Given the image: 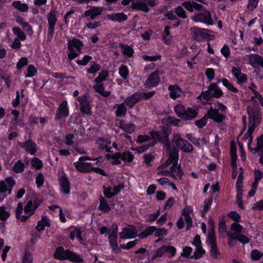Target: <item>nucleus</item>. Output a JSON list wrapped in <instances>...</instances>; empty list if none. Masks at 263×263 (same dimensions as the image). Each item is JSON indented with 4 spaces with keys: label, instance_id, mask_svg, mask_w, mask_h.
I'll use <instances>...</instances> for the list:
<instances>
[{
    "label": "nucleus",
    "instance_id": "10",
    "mask_svg": "<svg viewBox=\"0 0 263 263\" xmlns=\"http://www.w3.org/2000/svg\"><path fill=\"white\" fill-rule=\"evenodd\" d=\"M192 20L196 22H202L208 25H212L213 21L211 17V13L207 10L196 14L192 16Z\"/></svg>",
    "mask_w": 263,
    "mask_h": 263
},
{
    "label": "nucleus",
    "instance_id": "64",
    "mask_svg": "<svg viewBox=\"0 0 263 263\" xmlns=\"http://www.w3.org/2000/svg\"><path fill=\"white\" fill-rule=\"evenodd\" d=\"M28 63V59L26 57L21 58L16 64V68L18 70L21 69L25 66L27 65Z\"/></svg>",
    "mask_w": 263,
    "mask_h": 263
},
{
    "label": "nucleus",
    "instance_id": "5",
    "mask_svg": "<svg viewBox=\"0 0 263 263\" xmlns=\"http://www.w3.org/2000/svg\"><path fill=\"white\" fill-rule=\"evenodd\" d=\"M83 45L80 40L75 38L68 41L67 46L69 52L68 54V58L69 60H72L79 55Z\"/></svg>",
    "mask_w": 263,
    "mask_h": 263
},
{
    "label": "nucleus",
    "instance_id": "58",
    "mask_svg": "<svg viewBox=\"0 0 263 263\" xmlns=\"http://www.w3.org/2000/svg\"><path fill=\"white\" fill-rule=\"evenodd\" d=\"M208 241L209 242L210 246L217 245L215 239V234L214 230H209L208 236Z\"/></svg>",
    "mask_w": 263,
    "mask_h": 263
},
{
    "label": "nucleus",
    "instance_id": "44",
    "mask_svg": "<svg viewBox=\"0 0 263 263\" xmlns=\"http://www.w3.org/2000/svg\"><path fill=\"white\" fill-rule=\"evenodd\" d=\"M221 82L223 85L224 86L230 91L234 93L238 92V89L235 88L227 79H223L221 80H218V82Z\"/></svg>",
    "mask_w": 263,
    "mask_h": 263
},
{
    "label": "nucleus",
    "instance_id": "40",
    "mask_svg": "<svg viewBox=\"0 0 263 263\" xmlns=\"http://www.w3.org/2000/svg\"><path fill=\"white\" fill-rule=\"evenodd\" d=\"M251 110V107H248L247 110L250 117V118L249 119V126L248 130H250V132L253 133L254 130L256 126V121L257 119L254 116L252 117V115Z\"/></svg>",
    "mask_w": 263,
    "mask_h": 263
},
{
    "label": "nucleus",
    "instance_id": "57",
    "mask_svg": "<svg viewBox=\"0 0 263 263\" xmlns=\"http://www.w3.org/2000/svg\"><path fill=\"white\" fill-rule=\"evenodd\" d=\"M120 76L124 79H127L129 74V71L127 66L122 65L119 69Z\"/></svg>",
    "mask_w": 263,
    "mask_h": 263
},
{
    "label": "nucleus",
    "instance_id": "9",
    "mask_svg": "<svg viewBox=\"0 0 263 263\" xmlns=\"http://www.w3.org/2000/svg\"><path fill=\"white\" fill-rule=\"evenodd\" d=\"M206 114L208 119H211L218 123H222L226 119L225 115L219 112L218 109L214 108L212 106L210 107Z\"/></svg>",
    "mask_w": 263,
    "mask_h": 263
},
{
    "label": "nucleus",
    "instance_id": "59",
    "mask_svg": "<svg viewBox=\"0 0 263 263\" xmlns=\"http://www.w3.org/2000/svg\"><path fill=\"white\" fill-rule=\"evenodd\" d=\"M185 109L184 106L182 104H178L176 105L174 108L175 113L178 117H180L181 119L184 113Z\"/></svg>",
    "mask_w": 263,
    "mask_h": 263
},
{
    "label": "nucleus",
    "instance_id": "49",
    "mask_svg": "<svg viewBox=\"0 0 263 263\" xmlns=\"http://www.w3.org/2000/svg\"><path fill=\"white\" fill-rule=\"evenodd\" d=\"M231 232H232L234 235L239 234L241 232L243 227L239 224L237 222H233L230 227Z\"/></svg>",
    "mask_w": 263,
    "mask_h": 263
},
{
    "label": "nucleus",
    "instance_id": "39",
    "mask_svg": "<svg viewBox=\"0 0 263 263\" xmlns=\"http://www.w3.org/2000/svg\"><path fill=\"white\" fill-rule=\"evenodd\" d=\"M12 6L16 9L22 12H26L29 9V7L26 4L22 3L20 1H14L12 3Z\"/></svg>",
    "mask_w": 263,
    "mask_h": 263
},
{
    "label": "nucleus",
    "instance_id": "51",
    "mask_svg": "<svg viewBox=\"0 0 263 263\" xmlns=\"http://www.w3.org/2000/svg\"><path fill=\"white\" fill-rule=\"evenodd\" d=\"M253 133L251 132H250V130H248L247 132L245 134L243 139L245 141H247L248 140V146L249 149L252 152L253 149L254 148L251 147V145L253 141V136H252Z\"/></svg>",
    "mask_w": 263,
    "mask_h": 263
},
{
    "label": "nucleus",
    "instance_id": "36",
    "mask_svg": "<svg viewBox=\"0 0 263 263\" xmlns=\"http://www.w3.org/2000/svg\"><path fill=\"white\" fill-rule=\"evenodd\" d=\"M50 226V220L48 217L46 216H43L42 219L39 221L37 224L36 226V229L41 232L43 231L46 227H49Z\"/></svg>",
    "mask_w": 263,
    "mask_h": 263
},
{
    "label": "nucleus",
    "instance_id": "38",
    "mask_svg": "<svg viewBox=\"0 0 263 263\" xmlns=\"http://www.w3.org/2000/svg\"><path fill=\"white\" fill-rule=\"evenodd\" d=\"M77 170L82 172H89L91 163H83L82 161H78L74 163Z\"/></svg>",
    "mask_w": 263,
    "mask_h": 263
},
{
    "label": "nucleus",
    "instance_id": "50",
    "mask_svg": "<svg viewBox=\"0 0 263 263\" xmlns=\"http://www.w3.org/2000/svg\"><path fill=\"white\" fill-rule=\"evenodd\" d=\"M16 22L19 24L23 29L27 32H32L31 26L27 22H25L23 18L20 17L16 20Z\"/></svg>",
    "mask_w": 263,
    "mask_h": 263
},
{
    "label": "nucleus",
    "instance_id": "53",
    "mask_svg": "<svg viewBox=\"0 0 263 263\" xmlns=\"http://www.w3.org/2000/svg\"><path fill=\"white\" fill-rule=\"evenodd\" d=\"M213 202L212 197L206 199H205L204 201V207L203 210H202V217H204L206 213L210 209L212 203Z\"/></svg>",
    "mask_w": 263,
    "mask_h": 263
},
{
    "label": "nucleus",
    "instance_id": "26",
    "mask_svg": "<svg viewBox=\"0 0 263 263\" xmlns=\"http://www.w3.org/2000/svg\"><path fill=\"white\" fill-rule=\"evenodd\" d=\"M170 177L175 179H181L183 172L181 168L180 165L177 164L173 165L170 168Z\"/></svg>",
    "mask_w": 263,
    "mask_h": 263
},
{
    "label": "nucleus",
    "instance_id": "61",
    "mask_svg": "<svg viewBox=\"0 0 263 263\" xmlns=\"http://www.w3.org/2000/svg\"><path fill=\"white\" fill-rule=\"evenodd\" d=\"M167 234V230L165 228L157 229L156 227V230L154 232V235L156 237H163Z\"/></svg>",
    "mask_w": 263,
    "mask_h": 263
},
{
    "label": "nucleus",
    "instance_id": "32",
    "mask_svg": "<svg viewBox=\"0 0 263 263\" xmlns=\"http://www.w3.org/2000/svg\"><path fill=\"white\" fill-rule=\"evenodd\" d=\"M70 238L73 240L75 238H77L79 241L81 243L83 242V238L81 236V230L74 227H71L69 229Z\"/></svg>",
    "mask_w": 263,
    "mask_h": 263
},
{
    "label": "nucleus",
    "instance_id": "16",
    "mask_svg": "<svg viewBox=\"0 0 263 263\" xmlns=\"http://www.w3.org/2000/svg\"><path fill=\"white\" fill-rule=\"evenodd\" d=\"M169 153V158L165 162V163L162 164L160 166V168H164L169 166L171 163H173V165L177 164V162L178 160V151L176 150H172V148L171 147L170 150L166 149Z\"/></svg>",
    "mask_w": 263,
    "mask_h": 263
},
{
    "label": "nucleus",
    "instance_id": "13",
    "mask_svg": "<svg viewBox=\"0 0 263 263\" xmlns=\"http://www.w3.org/2000/svg\"><path fill=\"white\" fill-rule=\"evenodd\" d=\"M15 181L12 177H8L5 180L0 181V194L8 192L10 195L11 193L12 187L14 186Z\"/></svg>",
    "mask_w": 263,
    "mask_h": 263
},
{
    "label": "nucleus",
    "instance_id": "25",
    "mask_svg": "<svg viewBox=\"0 0 263 263\" xmlns=\"http://www.w3.org/2000/svg\"><path fill=\"white\" fill-rule=\"evenodd\" d=\"M198 113V108L196 106L189 107L185 109L182 119L185 120H192L195 118Z\"/></svg>",
    "mask_w": 263,
    "mask_h": 263
},
{
    "label": "nucleus",
    "instance_id": "42",
    "mask_svg": "<svg viewBox=\"0 0 263 263\" xmlns=\"http://www.w3.org/2000/svg\"><path fill=\"white\" fill-rule=\"evenodd\" d=\"M95 90L104 97H108L110 93L108 91H105L102 83H96L93 86Z\"/></svg>",
    "mask_w": 263,
    "mask_h": 263
},
{
    "label": "nucleus",
    "instance_id": "24",
    "mask_svg": "<svg viewBox=\"0 0 263 263\" xmlns=\"http://www.w3.org/2000/svg\"><path fill=\"white\" fill-rule=\"evenodd\" d=\"M252 152L257 153L259 155V162L263 165V135L257 138V145Z\"/></svg>",
    "mask_w": 263,
    "mask_h": 263
},
{
    "label": "nucleus",
    "instance_id": "17",
    "mask_svg": "<svg viewBox=\"0 0 263 263\" xmlns=\"http://www.w3.org/2000/svg\"><path fill=\"white\" fill-rule=\"evenodd\" d=\"M69 115V109L68 107L67 102L63 101L59 106L55 116L56 121L59 120L61 118L67 117Z\"/></svg>",
    "mask_w": 263,
    "mask_h": 263
},
{
    "label": "nucleus",
    "instance_id": "15",
    "mask_svg": "<svg viewBox=\"0 0 263 263\" xmlns=\"http://www.w3.org/2000/svg\"><path fill=\"white\" fill-rule=\"evenodd\" d=\"M169 153V158L165 162V163L162 164L160 166V168H164L169 166L171 163H173V165L177 164V162L178 160V151L176 150H172V148L171 147L170 150L166 149Z\"/></svg>",
    "mask_w": 263,
    "mask_h": 263
},
{
    "label": "nucleus",
    "instance_id": "4",
    "mask_svg": "<svg viewBox=\"0 0 263 263\" xmlns=\"http://www.w3.org/2000/svg\"><path fill=\"white\" fill-rule=\"evenodd\" d=\"M106 157L110 160V163L114 165L120 164L121 160L130 162L134 158V155L129 151H126L123 153H117L113 155L108 154L106 155Z\"/></svg>",
    "mask_w": 263,
    "mask_h": 263
},
{
    "label": "nucleus",
    "instance_id": "55",
    "mask_svg": "<svg viewBox=\"0 0 263 263\" xmlns=\"http://www.w3.org/2000/svg\"><path fill=\"white\" fill-rule=\"evenodd\" d=\"M210 256L213 258H219L221 256V254L217 248V245L210 246Z\"/></svg>",
    "mask_w": 263,
    "mask_h": 263
},
{
    "label": "nucleus",
    "instance_id": "8",
    "mask_svg": "<svg viewBox=\"0 0 263 263\" xmlns=\"http://www.w3.org/2000/svg\"><path fill=\"white\" fill-rule=\"evenodd\" d=\"M156 5V0H136L133 3V8L147 12L149 11L148 6L154 7Z\"/></svg>",
    "mask_w": 263,
    "mask_h": 263
},
{
    "label": "nucleus",
    "instance_id": "21",
    "mask_svg": "<svg viewBox=\"0 0 263 263\" xmlns=\"http://www.w3.org/2000/svg\"><path fill=\"white\" fill-rule=\"evenodd\" d=\"M103 11L104 8L102 7L91 6L85 12L84 16H90L91 20H94L98 16L101 15Z\"/></svg>",
    "mask_w": 263,
    "mask_h": 263
},
{
    "label": "nucleus",
    "instance_id": "1",
    "mask_svg": "<svg viewBox=\"0 0 263 263\" xmlns=\"http://www.w3.org/2000/svg\"><path fill=\"white\" fill-rule=\"evenodd\" d=\"M41 203V200L37 198H35L33 201H29L24 208V215H23V206L22 203L17 204L16 209V216L17 219L21 221H25L32 215L35 210L38 207Z\"/></svg>",
    "mask_w": 263,
    "mask_h": 263
},
{
    "label": "nucleus",
    "instance_id": "60",
    "mask_svg": "<svg viewBox=\"0 0 263 263\" xmlns=\"http://www.w3.org/2000/svg\"><path fill=\"white\" fill-rule=\"evenodd\" d=\"M219 232L220 234H223L226 232L227 227L224 217H221L219 221Z\"/></svg>",
    "mask_w": 263,
    "mask_h": 263
},
{
    "label": "nucleus",
    "instance_id": "63",
    "mask_svg": "<svg viewBox=\"0 0 263 263\" xmlns=\"http://www.w3.org/2000/svg\"><path fill=\"white\" fill-rule=\"evenodd\" d=\"M220 52L225 58H228L230 55V48L228 45L224 44L221 48Z\"/></svg>",
    "mask_w": 263,
    "mask_h": 263
},
{
    "label": "nucleus",
    "instance_id": "18",
    "mask_svg": "<svg viewBox=\"0 0 263 263\" xmlns=\"http://www.w3.org/2000/svg\"><path fill=\"white\" fill-rule=\"evenodd\" d=\"M249 58L248 64L255 68L260 66L263 68V57L258 54H250L247 55Z\"/></svg>",
    "mask_w": 263,
    "mask_h": 263
},
{
    "label": "nucleus",
    "instance_id": "30",
    "mask_svg": "<svg viewBox=\"0 0 263 263\" xmlns=\"http://www.w3.org/2000/svg\"><path fill=\"white\" fill-rule=\"evenodd\" d=\"M119 126L124 132L129 134L133 133L136 128V126L134 124L129 122H126L123 120H122L120 122Z\"/></svg>",
    "mask_w": 263,
    "mask_h": 263
},
{
    "label": "nucleus",
    "instance_id": "56",
    "mask_svg": "<svg viewBox=\"0 0 263 263\" xmlns=\"http://www.w3.org/2000/svg\"><path fill=\"white\" fill-rule=\"evenodd\" d=\"M108 76V72L106 70H102L100 72L99 76L95 79L96 83H102Z\"/></svg>",
    "mask_w": 263,
    "mask_h": 263
},
{
    "label": "nucleus",
    "instance_id": "27",
    "mask_svg": "<svg viewBox=\"0 0 263 263\" xmlns=\"http://www.w3.org/2000/svg\"><path fill=\"white\" fill-rule=\"evenodd\" d=\"M107 18L113 22L121 23L126 21L127 19V16L122 12L114 13L107 15Z\"/></svg>",
    "mask_w": 263,
    "mask_h": 263
},
{
    "label": "nucleus",
    "instance_id": "28",
    "mask_svg": "<svg viewBox=\"0 0 263 263\" xmlns=\"http://www.w3.org/2000/svg\"><path fill=\"white\" fill-rule=\"evenodd\" d=\"M141 100L140 93H135L130 96L127 97L125 100L124 103L130 108H132L137 102Z\"/></svg>",
    "mask_w": 263,
    "mask_h": 263
},
{
    "label": "nucleus",
    "instance_id": "11",
    "mask_svg": "<svg viewBox=\"0 0 263 263\" xmlns=\"http://www.w3.org/2000/svg\"><path fill=\"white\" fill-rule=\"evenodd\" d=\"M119 236L122 239L133 238L138 236V231L133 226L128 225L123 229Z\"/></svg>",
    "mask_w": 263,
    "mask_h": 263
},
{
    "label": "nucleus",
    "instance_id": "29",
    "mask_svg": "<svg viewBox=\"0 0 263 263\" xmlns=\"http://www.w3.org/2000/svg\"><path fill=\"white\" fill-rule=\"evenodd\" d=\"M61 191L65 194H69L70 192V184L69 182L65 176H62L59 179Z\"/></svg>",
    "mask_w": 263,
    "mask_h": 263
},
{
    "label": "nucleus",
    "instance_id": "33",
    "mask_svg": "<svg viewBox=\"0 0 263 263\" xmlns=\"http://www.w3.org/2000/svg\"><path fill=\"white\" fill-rule=\"evenodd\" d=\"M227 234L229 236L230 239H237L238 241L243 244H247L250 241L248 237L242 234H239L235 235L231 232H228Z\"/></svg>",
    "mask_w": 263,
    "mask_h": 263
},
{
    "label": "nucleus",
    "instance_id": "14",
    "mask_svg": "<svg viewBox=\"0 0 263 263\" xmlns=\"http://www.w3.org/2000/svg\"><path fill=\"white\" fill-rule=\"evenodd\" d=\"M47 21L48 24V36L52 37L54 32L55 25L57 21L55 12L54 9H51L48 14Z\"/></svg>",
    "mask_w": 263,
    "mask_h": 263
},
{
    "label": "nucleus",
    "instance_id": "34",
    "mask_svg": "<svg viewBox=\"0 0 263 263\" xmlns=\"http://www.w3.org/2000/svg\"><path fill=\"white\" fill-rule=\"evenodd\" d=\"M125 103L123 102L120 104H115L114 106L116 110V115L117 117L124 116L127 112V108L125 106Z\"/></svg>",
    "mask_w": 263,
    "mask_h": 263
},
{
    "label": "nucleus",
    "instance_id": "48",
    "mask_svg": "<svg viewBox=\"0 0 263 263\" xmlns=\"http://www.w3.org/2000/svg\"><path fill=\"white\" fill-rule=\"evenodd\" d=\"M205 253V250L202 248V246L196 247L195 250L194 252V254L191 256V258H194L195 259H198L202 257L203 254Z\"/></svg>",
    "mask_w": 263,
    "mask_h": 263
},
{
    "label": "nucleus",
    "instance_id": "22",
    "mask_svg": "<svg viewBox=\"0 0 263 263\" xmlns=\"http://www.w3.org/2000/svg\"><path fill=\"white\" fill-rule=\"evenodd\" d=\"M160 71L156 70L153 72L145 81V85L148 87H154L157 86L160 81Z\"/></svg>",
    "mask_w": 263,
    "mask_h": 263
},
{
    "label": "nucleus",
    "instance_id": "52",
    "mask_svg": "<svg viewBox=\"0 0 263 263\" xmlns=\"http://www.w3.org/2000/svg\"><path fill=\"white\" fill-rule=\"evenodd\" d=\"M13 33L17 36L16 39H19L21 41H24L26 39V36L24 32L18 27H13L12 28Z\"/></svg>",
    "mask_w": 263,
    "mask_h": 263
},
{
    "label": "nucleus",
    "instance_id": "19",
    "mask_svg": "<svg viewBox=\"0 0 263 263\" xmlns=\"http://www.w3.org/2000/svg\"><path fill=\"white\" fill-rule=\"evenodd\" d=\"M232 73L238 84H243L247 81V76L241 72L240 68L233 66L232 68Z\"/></svg>",
    "mask_w": 263,
    "mask_h": 263
},
{
    "label": "nucleus",
    "instance_id": "2",
    "mask_svg": "<svg viewBox=\"0 0 263 263\" xmlns=\"http://www.w3.org/2000/svg\"><path fill=\"white\" fill-rule=\"evenodd\" d=\"M54 257L60 260L68 259L73 262H83V259L79 254L69 250H64L62 247L57 248Z\"/></svg>",
    "mask_w": 263,
    "mask_h": 263
},
{
    "label": "nucleus",
    "instance_id": "37",
    "mask_svg": "<svg viewBox=\"0 0 263 263\" xmlns=\"http://www.w3.org/2000/svg\"><path fill=\"white\" fill-rule=\"evenodd\" d=\"M192 32L194 33L195 36L194 39L196 40H200L202 38L206 37L207 30L201 28H193L192 29Z\"/></svg>",
    "mask_w": 263,
    "mask_h": 263
},
{
    "label": "nucleus",
    "instance_id": "47",
    "mask_svg": "<svg viewBox=\"0 0 263 263\" xmlns=\"http://www.w3.org/2000/svg\"><path fill=\"white\" fill-rule=\"evenodd\" d=\"M170 27L168 26H166L164 29L163 40L166 44H170L172 39V36L170 34Z\"/></svg>",
    "mask_w": 263,
    "mask_h": 263
},
{
    "label": "nucleus",
    "instance_id": "20",
    "mask_svg": "<svg viewBox=\"0 0 263 263\" xmlns=\"http://www.w3.org/2000/svg\"><path fill=\"white\" fill-rule=\"evenodd\" d=\"M78 101L80 104V110L83 114L87 115H91L90 107L89 103L85 96L79 97Z\"/></svg>",
    "mask_w": 263,
    "mask_h": 263
},
{
    "label": "nucleus",
    "instance_id": "7",
    "mask_svg": "<svg viewBox=\"0 0 263 263\" xmlns=\"http://www.w3.org/2000/svg\"><path fill=\"white\" fill-rule=\"evenodd\" d=\"M223 93L222 90L218 87L215 83H211L208 89L202 92L201 96L206 100H210L212 98H219L222 96Z\"/></svg>",
    "mask_w": 263,
    "mask_h": 263
},
{
    "label": "nucleus",
    "instance_id": "62",
    "mask_svg": "<svg viewBox=\"0 0 263 263\" xmlns=\"http://www.w3.org/2000/svg\"><path fill=\"white\" fill-rule=\"evenodd\" d=\"M165 247V252L166 253L168 257H173L176 253V249L171 246H164Z\"/></svg>",
    "mask_w": 263,
    "mask_h": 263
},
{
    "label": "nucleus",
    "instance_id": "12",
    "mask_svg": "<svg viewBox=\"0 0 263 263\" xmlns=\"http://www.w3.org/2000/svg\"><path fill=\"white\" fill-rule=\"evenodd\" d=\"M125 187L124 183H120L117 185L114 186L113 187L105 186H103V193L104 196L110 198L119 193L122 189Z\"/></svg>",
    "mask_w": 263,
    "mask_h": 263
},
{
    "label": "nucleus",
    "instance_id": "6",
    "mask_svg": "<svg viewBox=\"0 0 263 263\" xmlns=\"http://www.w3.org/2000/svg\"><path fill=\"white\" fill-rule=\"evenodd\" d=\"M171 130L168 128H163V136L161 134L155 130L151 132L150 134L154 140H157L162 142L166 149L170 150L171 144L168 139V137L171 134Z\"/></svg>",
    "mask_w": 263,
    "mask_h": 263
},
{
    "label": "nucleus",
    "instance_id": "35",
    "mask_svg": "<svg viewBox=\"0 0 263 263\" xmlns=\"http://www.w3.org/2000/svg\"><path fill=\"white\" fill-rule=\"evenodd\" d=\"M97 143L100 148L104 149L106 152H109L111 149L110 142L107 139L100 138L97 140Z\"/></svg>",
    "mask_w": 263,
    "mask_h": 263
},
{
    "label": "nucleus",
    "instance_id": "31",
    "mask_svg": "<svg viewBox=\"0 0 263 263\" xmlns=\"http://www.w3.org/2000/svg\"><path fill=\"white\" fill-rule=\"evenodd\" d=\"M168 89L170 91V97L172 99L179 97L182 93V89L177 85H170Z\"/></svg>",
    "mask_w": 263,
    "mask_h": 263
},
{
    "label": "nucleus",
    "instance_id": "54",
    "mask_svg": "<svg viewBox=\"0 0 263 263\" xmlns=\"http://www.w3.org/2000/svg\"><path fill=\"white\" fill-rule=\"evenodd\" d=\"M25 168V165L21 160H18L14 165L12 170L16 173H22Z\"/></svg>",
    "mask_w": 263,
    "mask_h": 263
},
{
    "label": "nucleus",
    "instance_id": "45",
    "mask_svg": "<svg viewBox=\"0 0 263 263\" xmlns=\"http://www.w3.org/2000/svg\"><path fill=\"white\" fill-rule=\"evenodd\" d=\"M120 47L122 49V52L128 57H132L134 53L133 48L128 45L120 44Z\"/></svg>",
    "mask_w": 263,
    "mask_h": 263
},
{
    "label": "nucleus",
    "instance_id": "23",
    "mask_svg": "<svg viewBox=\"0 0 263 263\" xmlns=\"http://www.w3.org/2000/svg\"><path fill=\"white\" fill-rule=\"evenodd\" d=\"M19 145L32 155H34L36 152V144L32 140L29 139L24 142L19 143Z\"/></svg>",
    "mask_w": 263,
    "mask_h": 263
},
{
    "label": "nucleus",
    "instance_id": "3",
    "mask_svg": "<svg viewBox=\"0 0 263 263\" xmlns=\"http://www.w3.org/2000/svg\"><path fill=\"white\" fill-rule=\"evenodd\" d=\"M172 150L180 149L186 153H190L193 151L192 145L187 141L182 138L179 134H174L172 139Z\"/></svg>",
    "mask_w": 263,
    "mask_h": 263
},
{
    "label": "nucleus",
    "instance_id": "41",
    "mask_svg": "<svg viewBox=\"0 0 263 263\" xmlns=\"http://www.w3.org/2000/svg\"><path fill=\"white\" fill-rule=\"evenodd\" d=\"M156 230L155 226H149L144 231L138 234V237L141 239H144L151 235Z\"/></svg>",
    "mask_w": 263,
    "mask_h": 263
},
{
    "label": "nucleus",
    "instance_id": "43",
    "mask_svg": "<svg viewBox=\"0 0 263 263\" xmlns=\"http://www.w3.org/2000/svg\"><path fill=\"white\" fill-rule=\"evenodd\" d=\"M185 8L190 12L193 11L195 9L200 10L202 6L194 2H185L183 4Z\"/></svg>",
    "mask_w": 263,
    "mask_h": 263
},
{
    "label": "nucleus",
    "instance_id": "46",
    "mask_svg": "<svg viewBox=\"0 0 263 263\" xmlns=\"http://www.w3.org/2000/svg\"><path fill=\"white\" fill-rule=\"evenodd\" d=\"M99 208L101 211L104 212H107L110 210V208L106 200L102 196H101L100 198V204Z\"/></svg>",
    "mask_w": 263,
    "mask_h": 263
}]
</instances>
